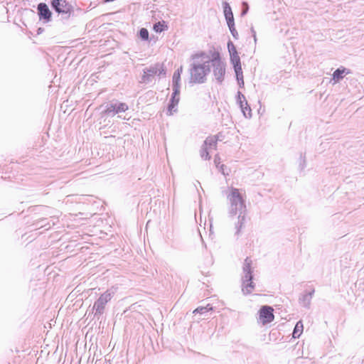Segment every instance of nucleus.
I'll use <instances>...</instances> for the list:
<instances>
[{
	"mask_svg": "<svg viewBox=\"0 0 364 364\" xmlns=\"http://www.w3.org/2000/svg\"><path fill=\"white\" fill-rule=\"evenodd\" d=\"M242 4H243L244 8H243V9L242 11V14H242V16H244L248 11V4L246 2H243Z\"/></svg>",
	"mask_w": 364,
	"mask_h": 364,
	"instance_id": "c85d7f7f",
	"label": "nucleus"
},
{
	"mask_svg": "<svg viewBox=\"0 0 364 364\" xmlns=\"http://www.w3.org/2000/svg\"><path fill=\"white\" fill-rule=\"evenodd\" d=\"M314 293V289H313L311 291H309L308 293L303 294L299 298V303L304 307L307 308V309L309 308Z\"/></svg>",
	"mask_w": 364,
	"mask_h": 364,
	"instance_id": "4468645a",
	"label": "nucleus"
},
{
	"mask_svg": "<svg viewBox=\"0 0 364 364\" xmlns=\"http://www.w3.org/2000/svg\"><path fill=\"white\" fill-rule=\"evenodd\" d=\"M166 74V70L164 65L161 63H156L143 70V75L140 82L148 84L153 81L154 75H157L159 77H164Z\"/></svg>",
	"mask_w": 364,
	"mask_h": 364,
	"instance_id": "39448f33",
	"label": "nucleus"
},
{
	"mask_svg": "<svg viewBox=\"0 0 364 364\" xmlns=\"http://www.w3.org/2000/svg\"><path fill=\"white\" fill-rule=\"evenodd\" d=\"M218 135L214 136H209L204 141L203 144L208 149H215L217 141L218 140Z\"/></svg>",
	"mask_w": 364,
	"mask_h": 364,
	"instance_id": "dca6fc26",
	"label": "nucleus"
},
{
	"mask_svg": "<svg viewBox=\"0 0 364 364\" xmlns=\"http://www.w3.org/2000/svg\"><path fill=\"white\" fill-rule=\"evenodd\" d=\"M300 161H300V164H299V168L301 170H304L306 166L305 156H303L302 154H301Z\"/></svg>",
	"mask_w": 364,
	"mask_h": 364,
	"instance_id": "bb28decb",
	"label": "nucleus"
},
{
	"mask_svg": "<svg viewBox=\"0 0 364 364\" xmlns=\"http://www.w3.org/2000/svg\"><path fill=\"white\" fill-rule=\"evenodd\" d=\"M230 60L233 65L234 69L241 67L240 58L237 54L230 55Z\"/></svg>",
	"mask_w": 364,
	"mask_h": 364,
	"instance_id": "aec40b11",
	"label": "nucleus"
},
{
	"mask_svg": "<svg viewBox=\"0 0 364 364\" xmlns=\"http://www.w3.org/2000/svg\"><path fill=\"white\" fill-rule=\"evenodd\" d=\"M253 38H254V41H255V43H256L257 41V37H256V34H253Z\"/></svg>",
	"mask_w": 364,
	"mask_h": 364,
	"instance_id": "72a5a7b5",
	"label": "nucleus"
},
{
	"mask_svg": "<svg viewBox=\"0 0 364 364\" xmlns=\"http://www.w3.org/2000/svg\"><path fill=\"white\" fill-rule=\"evenodd\" d=\"M139 36L143 41H147L149 39V31L145 28H141L139 31Z\"/></svg>",
	"mask_w": 364,
	"mask_h": 364,
	"instance_id": "5701e85b",
	"label": "nucleus"
},
{
	"mask_svg": "<svg viewBox=\"0 0 364 364\" xmlns=\"http://www.w3.org/2000/svg\"><path fill=\"white\" fill-rule=\"evenodd\" d=\"M213 310V306L210 304H208L205 306H198L193 311V314H203L205 312L210 311Z\"/></svg>",
	"mask_w": 364,
	"mask_h": 364,
	"instance_id": "6ab92c4d",
	"label": "nucleus"
},
{
	"mask_svg": "<svg viewBox=\"0 0 364 364\" xmlns=\"http://www.w3.org/2000/svg\"><path fill=\"white\" fill-rule=\"evenodd\" d=\"M217 166L218 167V165L217 164ZM225 166L224 164H221L220 166H219V168H220V171L222 172V173L223 175H226V173L225 171ZM228 173H227L228 175Z\"/></svg>",
	"mask_w": 364,
	"mask_h": 364,
	"instance_id": "c756f323",
	"label": "nucleus"
},
{
	"mask_svg": "<svg viewBox=\"0 0 364 364\" xmlns=\"http://www.w3.org/2000/svg\"><path fill=\"white\" fill-rule=\"evenodd\" d=\"M349 70L345 68H337L333 73V78L335 82H338L342 79H343L345 75L349 74Z\"/></svg>",
	"mask_w": 364,
	"mask_h": 364,
	"instance_id": "ddd939ff",
	"label": "nucleus"
},
{
	"mask_svg": "<svg viewBox=\"0 0 364 364\" xmlns=\"http://www.w3.org/2000/svg\"><path fill=\"white\" fill-rule=\"evenodd\" d=\"M252 264V259L247 257L242 265V291L245 295L251 294L255 288V284L252 282L253 268Z\"/></svg>",
	"mask_w": 364,
	"mask_h": 364,
	"instance_id": "7ed1b4c3",
	"label": "nucleus"
},
{
	"mask_svg": "<svg viewBox=\"0 0 364 364\" xmlns=\"http://www.w3.org/2000/svg\"><path fill=\"white\" fill-rule=\"evenodd\" d=\"M251 33H252V35L253 34H256V32H255V31L253 27L251 28Z\"/></svg>",
	"mask_w": 364,
	"mask_h": 364,
	"instance_id": "473e14b6",
	"label": "nucleus"
},
{
	"mask_svg": "<svg viewBox=\"0 0 364 364\" xmlns=\"http://www.w3.org/2000/svg\"><path fill=\"white\" fill-rule=\"evenodd\" d=\"M208 149L206 146L204 144L202 145L200 154L201 158L204 160H209L210 159Z\"/></svg>",
	"mask_w": 364,
	"mask_h": 364,
	"instance_id": "412c9836",
	"label": "nucleus"
},
{
	"mask_svg": "<svg viewBox=\"0 0 364 364\" xmlns=\"http://www.w3.org/2000/svg\"><path fill=\"white\" fill-rule=\"evenodd\" d=\"M168 28L164 21H159L154 24V30L156 33H161Z\"/></svg>",
	"mask_w": 364,
	"mask_h": 364,
	"instance_id": "a211bd4d",
	"label": "nucleus"
},
{
	"mask_svg": "<svg viewBox=\"0 0 364 364\" xmlns=\"http://www.w3.org/2000/svg\"><path fill=\"white\" fill-rule=\"evenodd\" d=\"M128 109L129 107L126 103L115 101L107 104L104 112L108 116L113 117L117 114L126 112Z\"/></svg>",
	"mask_w": 364,
	"mask_h": 364,
	"instance_id": "6e6552de",
	"label": "nucleus"
},
{
	"mask_svg": "<svg viewBox=\"0 0 364 364\" xmlns=\"http://www.w3.org/2000/svg\"><path fill=\"white\" fill-rule=\"evenodd\" d=\"M274 309L270 306H262L259 311V319L263 324L269 323L274 320Z\"/></svg>",
	"mask_w": 364,
	"mask_h": 364,
	"instance_id": "9d476101",
	"label": "nucleus"
},
{
	"mask_svg": "<svg viewBox=\"0 0 364 364\" xmlns=\"http://www.w3.org/2000/svg\"><path fill=\"white\" fill-rule=\"evenodd\" d=\"M189 74L190 82L203 84L206 82L210 73V59L205 52L193 54L191 56Z\"/></svg>",
	"mask_w": 364,
	"mask_h": 364,
	"instance_id": "f03ea898",
	"label": "nucleus"
},
{
	"mask_svg": "<svg viewBox=\"0 0 364 364\" xmlns=\"http://www.w3.org/2000/svg\"><path fill=\"white\" fill-rule=\"evenodd\" d=\"M51 8L58 14H61L62 18L68 19L72 11V6L65 0H51Z\"/></svg>",
	"mask_w": 364,
	"mask_h": 364,
	"instance_id": "423d86ee",
	"label": "nucleus"
},
{
	"mask_svg": "<svg viewBox=\"0 0 364 364\" xmlns=\"http://www.w3.org/2000/svg\"><path fill=\"white\" fill-rule=\"evenodd\" d=\"M237 83H238L240 87H244V85H245L244 80L237 81Z\"/></svg>",
	"mask_w": 364,
	"mask_h": 364,
	"instance_id": "7c9ffc66",
	"label": "nucleus"
},
{
	"mask_svg": "<svg viewBox=\"0 0 364 364\" xmlns=\"http://www.w3.org/2000/svg\"><path fill=\"white\" fill-rule=\"evenodd\" d=\"M234 70H235V73L236 75L237 81L243 80V74H242V67H238Z\"/></svg>",
	"mask_w": 364,
	"mask_h": 364,
	"instance_id": "393cba45",
	"label": "nucleus"
},
{
	"mask_svg": "<svg viewBox=\"0 0 364 364\" xmlns=\"http://www.w3.org/2000/svg\"><path fill=\"white\" fill-rule=\"evenodd\" d=\"M218 159H217V156H215V163L218 164Z\"/></svg>",
	"mask_w": 364,
	"mask_h": 364,
	"instance_id": "f704fd0d",
	"label": "nucleus"
},
{
	"mask_svg": "<svg viewBox=\"0 0 364 364\" xmlns=\"http://www.w3.org/2000/svg\"><path fill=\"white\" fill-rule=\"evenodd\" d=\"M303 329H304V326H303L302 321H297L294 326L293 333H292L293 338H299L303 332Z\"/></svg>",
	"mask_w": 364,
	"mask_h": 364,
	"instance_id": "f3484780",
	"label": "nucleus"
},
{
	"mask_svg": "<svg viewBox=\"0 0 364 364\" xmlns=\"http://www.w3.org/2000/svg\"><path fill=\"white\" fill-rule=\"evenodd\" d=\"M37 11L40 20H43L46 23L51 21L52 12L50 11L46 3L38 4L37 6Z\"/></svg>",
	"mask_w": 364,
	"mask_h": 364,
	"instance_id": "f8f14e48",
	"label": "nucleus"
},
{
	"mask_svg": "<svg viewBox=\"0 0 364 364\" xmlns=\"http://www.w3.org/2000/svg\"><path fill=\"white\" fill-rule=\"evenodd\" d=\"M228 202V215L230 218L237 216L235 223V235L237 238L240 235L241 230L245 225L247 215L245 194L242 190L231 187L227 194Z\"/></svg>",
	"mask_w": 364,
	"mask_h": 364,
	"instance_id": "f257e3e1",
	"label": "nucleus"
},
{
	"mask_svg": "<svg viewBox=\"0 0 364 364\" xmlns=\"http://www.w3.org/2000/svg\"><path fill=\"white\" fill-rule=\"evenodd\" d=\"M228 28H231L235 26V21H234V16H225Z\"/></svg>",
	"mask_w": 364,
	"mask_h": 364,
	"instance_id": "a878e982",
	"label": "nucleus"
},
{
	"mask_svg": "<svg viewBox=\"0 0 364 364\" xmlns=\"http://www.w3.org/2000/svg\"><path fill=\"white\" fill-rule=\"evenodd\" d=\"M223 12L225 16H233L232 9L229 4L227 2L223 3Z\"/></svg>",
	"mask_w": 364,
	"mask_h": 364,
	"instance_id": "4be33fe9",
	"label": "nucleus"
},
{
	"mask_svg": "<svg viewBox=\"0 0 364 364\" xmlns=\"http://www.w3.org/2000/svg\"><path fill=\"white\" fill-rule=\"evenodd\" d=\"M229 29H230V31L232 36H233V38L235 39H237L239 37V35H238L237 30L235 29V26L231 28H229Z\"/></svg>",
	"mask_w": 364,
	"mask_h": 364,
	"instance_id": "cd10ccee",
	"label": "nucleus"
},
{
	"mask_svg": "<svg viewBox=\"0 0 364 364\" xmlns=\"http://www.w3.org/2000/svg\"><path fill=\"white\" fill-rule=\"evenodd\" d=\"M45 221V219H42L41 221H39L40 227H46V225L43 224V222Z\"/></svg>",
	"mask_w": 364,
	"mask_h": 364,
	"instance_id": "2f4dec72",
	"label": "nucleus"
},
{
	"mask_svg": "<svg viewBox=\"0 0 364 364\" xmlns=\"http://www.w3.org/2000/svg\"><path fill=\"white\" fill-rule=\"evenodd\" d=\"M182 71H183V67L181 66L179 68H178L174 72L173 75V79H172V82H173L172 86L173 87L181 88L180 82H181V75Z\"/></svg>",
	"mask_w": 364,
	"mask_h": 364,
	"instance_id": "2eb2a0df",
	"label": "nucleus"
},
{
	"mask_svg": "<svg viewBox=\"0 0 364 364\" xmlns=\"http://www.w3.org/2000/svg\"><path fill=\"white\" fill-rule=\"evenodd\" d=\"M114 294V291L113 289H107L95 301L91 310L95 318L98 320L101 318L105 313L107 304L112 299Z\"/></svg>",
	"mask_w": 364,
	"mask_h": 364,
	"instance_id": "20e7f679",
	"label": "nucleus"
},
{
	"mask_svg": "<svg viewBox=\"0 0 364 364\" xmlns=\"http://www.w3.org/2000/svg\"><path fill=\"white\" fill-rule=\"evenodd\" d=\"M228 49L230 53V55L237 54V51L233 43L230 41L228 43Z\"/></svg>",
	"mask_w": 364,
	"mask_h": 364,
	"instance_id": "b1692460",
	"label": "nucleus"
},
{
	"mask_svg": "<svg viewBox=\"0 0 364 364\" xmlns=\"http://www.w3.org/2000/svg\"><path fill=\"white\" fill-rule=\"evenodd\" d=\"M180 87H173V93L168 105V114H173L176 111V107L179 102Z\"/></svg>",
	"mask_w": 364,
	"mask_h": 364,
	"instance_id": "9b49d317",
	"label": "nucleus"
},
{
	"mask_svg": "<svg viewBox=\"0 0 364 364\" xmlns=\"http://www.w3.org/2000/svg\"><path fill=\"white\" fill-rule=\"evenodd\" d=\"M237 103L239 105L241 111L246 118L252 117V109L246 100L245 95L238 91L237 94Z\"/></svg>",
	"mask_w": 364,
	"mask_h": 364,
	"instance_id": "1a4fd4ad",
	"label": "nucleus"
},
{
	"mask_svg": "<svg viewBox=\"0 0 364 364\" xmlns=\"http://www.w3.org/2000/svg\"><path fill=\"white\" fill-rule=\"evenodd\" d=\"M213 68V75L215 76L217 82L220 84L224 80V75L225 73V67L223 62L219 58H214L210 60V67Z\"/></svg>",
	"mask_w": 364,
	"mask_h": 364,
	"instance_id": "0eeeda50",
	"label": "nucleus"
}]
</instances>
